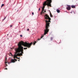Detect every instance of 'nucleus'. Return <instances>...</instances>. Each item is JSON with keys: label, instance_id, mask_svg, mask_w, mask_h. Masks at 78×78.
<instances>
[{"label": "nucleus", "instance_id": "11", "mask_svg": "<svg viewBox=\"0 0 78 78\" xmlns=\"http://www.w3.org/2000/svg\"><path fill=\"white\" fill-rule=\"evenodd\" d=\"M24 50H27V48H24Z\"/></svg>", "mask_w": 78, "mask_h": 78}, {"label": "nucleus", "instance_id": "15", "mask_svg": "<svg viewBox=\"0 0 78 78\" xmlns=\"http://www.w3.org/2000/svg\"><path fill=\"white\" fill-rule=\"evenodd\" d=\"M6 18V17H5L4 19V20H5Z\"/></svg>", "mask_w": 78, "mask_h": 78}, {"label": "nucleus", "instance_id": "24", "mask_svg": "<svg viewBox=\"0 0 78 78\" xmlns=\"http://www.w3.org/2000/svg\"><path fill=\"white\" fill-rule=\"evenodd\" d=\"M12 25H11V26H10V27H12Z\"/></svg>", "mask_w": 78, "mask_h": 78}, {"label": "nucleus", "instance_id": "12", "mask_svg": "<svg viewBox=\"0 0 78 78\" xmlns=\"http://www.w3.org/2000/svg\"><path fill=\"white\" fill-rule=\"evenodd\" d=\"M50 39H51V40H52V39H53V38H52V37H51V38H50Z\"/></svg>", "mask_w": 78, "mask_h": 78}, {"label": "nucleus", "instance_id": "1", "mask_svg": "<svg viewBox=\"0 0 78 78\" xmlns=\"http://www.w3.org/2000/svg\"><path fill=\"white\" fill-rule=\"evenodd\" d=\"M32 44L33 43L32 42L29 43H27L26 41L25 42L23 41H20L19 43L18 44L19 47L18 48L15 49L16 52L14 55V57L15 58H17V56H22V54L23 53V47L22 46V45H23L24 47H26L27 48H30Z\"/></svg>", "mask_w": 78, "mask_h": 78}, {"label": "nucleus", "instance_id": "6", "mask_svg": "<svg viewBox=\"0 0 78 78\" xmlns=\"http://www.w3.org/2000/svg\"><path fill=\"white\" fill-rule=\"evenodd\" d=\"M56 11L58 13H59L60 12V10L58 9H56Z\"/></svg>", "mask_w": 78, "mask_h": 78}, {"label": "nucleus", "instance_id": "23", "mask_svg": "<svg viewBox=\"0 0 78 78\" xmlns=\"http://www.w3.org/2000/svg\"><path fill=\"white\" fill-rule=\"evenodd\" d=\"M6 59H7V58H6V59H5V61H6Z\"/></svg>", "mask_w": 78, "mask_h": 78}, {"label": "nucleus", "instance_id": "18", "mask_svg": "<svg viewBox=\"0 0 78 78\" xmlns=\"http://www.w3.org/2000/svg\"><path fill=\"white\" fill-rule=\"evenodd\" d=\"M40 9H41L40 8H39L38 9L39 11H40Z\"/></svg>", "mask_w": 78, "mask_h": 78}, {"label": "nucleus", "instance_id": "9", "mask_svg": "<svg viewBox=\"0 0 78 78\" xmlns=\"http://www.w3.org/2000/svg\"><path fill=\"white\" fill-rule=\"evenodd\" d=\"M50 16L51 17H53V16H52V15H51V12H50Z\"/></svg>", "mask_w": 78, "mask_h": 78}, {"label": "nucleus", "instance_id": "14", "mask_svg": "<svg viewBox=\"0 0 78 78\" xmlns=\"http://www.w3.org/2000/svg\"><path fill=\"white\" fill-rule=\"evenodd\" d=\"M27 31H29V30H30V29H27Z\"/></svg>", "mask_w": 78, "mask_h": 78}, {"label": "nucleus", "instance_id": "22", "mask_svg": "<svg viewBox=\"0 0 78 78\" xmlns=\"http://www.w3.org/2000/svg\"><path fill=\"white\" fill-rule=\"evenodd\" d=\"M5 64H6V63H7V62H5Z\"/></svg>", "mask_w": 78, "mask_h": 78}, {"label": "nucleus", "instance_id": "3", "mask_svg": "<svg viewBox=\"0 0 78 78\" xmlns=\"http://www.w3.org/2000/svg\"><path fill=\"white\" fill-rule=\"evenodd\" d=\"M51 0H47L46 1L44 2L43 4V6L42 8V10L41 13V15H42L43 13H44V12L43 11L44 10V8H45V6L46 5H47L48 6H50V7L51 6Z\"/></svg>", "mask_w": 78, "mask_h": 78}, {"label": "nucleus", "instance_id": "17", "mask_svg": "<svg viewBox=\"0 0 78 78\" xmlns=\"http://www.w3.org/2000/svg\"><path fill=\"white\" fill-rule=\"evenodd\" d=\"M39 40H41V39H38V41H39Z\"/></svg>", "mask_w": 78, "mask_h": 78}, {"label": "nucleus", "instance_id": "16", "mask_svg": "<svg viewBox=\"0 0 78 78\" xmlns=\"http://www.w3.org/2000/svg\"><path fill=\"white\" fill-rule=\"evenodd\" d=\"M20 37H22V35H20Z\"/></svg>", "mask_w": 78, "mask_h": 78}, {"label": "nucleus", "instance_id": "2", "mask_svg": "<svg viewBox=\"0 0 78 78\" xmlns=\"http://www.w3.org/2000/svg\"><path fill=\"white\" fill-rule=\"evenodd\" d=\"M44 18L45 19H48L49 20L45 21L46 22V26H45V29L44 30V33L43 35H42L41 36V38H42L44 36V35H45V34H47V33L49 31V29H48V27H50V20H51V19L46 14L44 16Z\"/></svg>", "mask_w": 78, "mask_h": 78}, {"label": "nucleus", "instance_id": "5", "mask_svg": "<svg viewBox=\"0 0 78 78\" xmlns=\"http://www.w3.org/2000/svg\"><path fill=\"white\" fill-rule=\"evenodd\" d=\"M71 6V7L72 8H75V6L73 5H72Z\"/></svg>", "mask_w": 78, "mask_h": 78}, {"label": "nucleus", "instance_id": "19", "mask_svg": "<svg viewBox=\"0 0 78 78\" xmlns=\"http://www.w3.org/2000/svg\"><path fill=\"white\" fill-rule=\"evenodd\" d=\"M5 69L6 70H7V69H7V68H5Z\"/></svg>", "mask_w": 78, "mask_h": 78}, {"label": "nucleus", "instance_id": "8", "mask_svg": "<svg viewBox=\"0 0 78 78\" xmlns=\"http://www.w3.org/2000/svg\"><path fill=\"white\" fill-rule=\"evenodd\" d=\"M34 42L33 43H34L33 45H35V44H36V42H38V41H37H37H34Z\"/></svg>", "mask_w": 78, "mask_h": 78}, {"label": "nucleus", "instance_id": "4", "mask_svg": "<svg viewBox=\"0 0 78 78\" xmlns=\"http://www.w3.org/2000/svg\"><path fill=\"white\" fill-rule=\"evenodd\" d=\"M66 9L67 10L70 11V10L71 9V7H70V5H68V6L66 7Z\"/></svg>", "mask_w": 78, "mask_h": 78}, {"label": "nucleus", "instance_id": "10", "mask_svg": "<svg viewBox=\"0 0 78 78\" xmlns=\"http://www.w3.org/2000/svg\"><path fill=\"white\" fill-rule=\"evenodd\" d=\"M4 6V4H2V5L1 6V8L2 7V6Z\"/></svg>", "mask_w": 78, "mask_h": 78}, {"label": "nucleus", "instance_id": "7", "mask_svg": "<svg viewBox=\"0 0 78 78\" xmlns=\"http://www.w3.org/2000/svg\"><path fill=\"white\" fill-rule=\"evenodd\" d=\"M11 62H15V60L14 59L11 60Z\"/></svg>", "mask_w": 78, "mask_h": 78}, {"label": "nucleus", "instance_id": "20", "mask_svg": "<svg viewBox=\"0 0 78 78\" xmlns=\"http://www.w3.org/2000/svg\"><path fill=\"white\" fill-rule=\"evenodd\" d=\"M5 66H8V65L7 64H6Z\"/></svg>", "mask_w": 78, "mask_h": 78}, {"label": "nucleus", "instance_id": "21", "mask_svg": "<svg viewBox=\"0 0 78 78\" xmlns=\"http://www.w3.org/2000/svg\"><path fill=\"white\" fill-rule=\"evenodd\" d=\"M44 12H46V11H45V10L44 11Z\"/></svg>", "mask_w": 78, "mask_h": 78}, {"label": "nucleus", "instance_id": "13", "mask_svg": "<svg viewBox=\"0 0 78 78\" xmlns=\"http://www.w3.org/2000/svg\"><path fill=\"white\" fill-rule=\"evenodd\" d=\"M32 15H34V12H33L32 13Z\"/></svg>", "mask_w": 78, "mask_h": 78}]
</instances>
